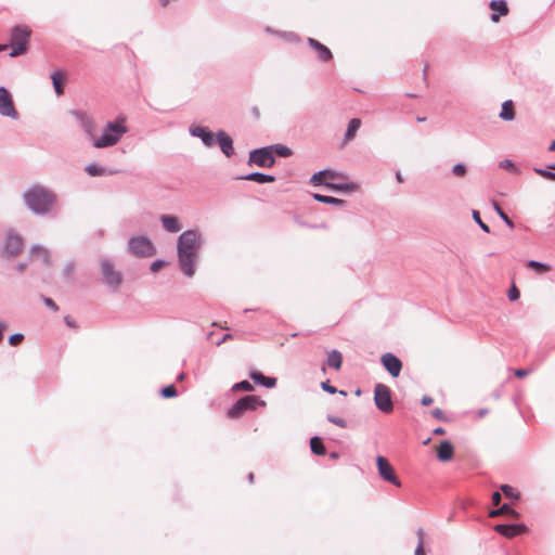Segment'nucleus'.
<instances>
[{"instance_id":"f257e3e1","label":"nucleus","mask_w":555,"mask_h":555,"mask_svg":"<svg viewBox=\"0 0 555 555\" xmlns=\"http://www.w3.org/2000/svg\"><path fill=\"white\" fill-rule=\"evenodd\" d=\"M203 243V234L197 229L185 230L177 238L178 266L186 278H193L196 272L198 251Z\"/></svg>"},{"instance_id":"f03ea898","label":"nucleus","mask_w":555,"mask_h":555,"mask_svg":"<svg viewBox=\"0 0 555 555\" xmlns=\"http://www.w3.org/2000/svg\"><path fill=\"white\" fill-rule=\"evenodd\" d=\"M24 201L35 215H46L54 205L55 195L43 186L35 185L24 193Z\"/></svg>"},{"instance_id":"7ed1b4c3","label":"nucleus","mask_w":555,"mask_h":555,"mask_svg":"<svg viewBox=\"0 0 555 555\" xmlns=\"http://www.w3.org/2000/svg\"><path fill=\"white\" fill-rule=\"evenodd\" d=\"M127 132L128 128L125 125L124 118L108 121L103 128L101 135L93 138L92 145L96 149L113 146L117 144Z\"/></svg>"},{"instance_id":"20e7f679","label":"nucleus","mask_w":555,"mask_h":555,"mask_svg":"<svg viewBox=\"0 0 555 555\" xmlns=\"http://www.w3.org/2000/svg\"><path fill=\"white\" fill-rule=\"evenodd\" d=\"M339 176H311L310 182L314 186L324 185L328 191L338 194H352L359 190V184L353 181L335 182Z\"/></svg>"},{"instance_id":"39448f33","label":"nucleus","mask_w":555,"mask_h":555,"mask_svg":"<svg viewBox=\"0 0 555 555\" xmlns=\"http://www.w3.org/2000/svg\"><path fill=\"white\" fill-rule=\"evenodd\" d=\"M128 253L137 258H150L156 255L157 248L146 235H135L128 240Z\"/></svg>"},{"instance_id":"423d86ee","label":"nucleus","mask_w":555,"mask_h":555,"mask_svg":"<svg viewBox=\"0 0 555 555\" xmlns=\"http://www.w3.org/2000/svg\"><path fill=\"white\" fill-rule=\"evenodd\" d=\"M99 262L104 285L109 291L117 292L122 284V273L115 269L109 258H101Z\"/></svg>"},{"instance_id":"0eeeda50","label":"nucleus","mask_w":555,"mask_h":555,"mask_svg":"<svg viewBox=\"0 0 555 555\" xmlns=\"http://www.w3.org/2000/svg\"><path fill=\"white\" fill-rule=\"evenodd\" d=\"M266 401L261 400L257 396L247 395L240 398L227 412L228 417L238 418L246 411H255L258 406H264Z\"/></svg>"},{"instance_id":"6e6552de","label":"nucleus","mask_w":555,"mask_h":555,"mask_svg":"<svg viewBox=\"0 0 555 555\" xmlns=\"http://www.w3.org/2000/svg\"><path fill=\"white\" fill-rule=\"evenodd\" d=\"M30 37V30L25 26H15L11 30V46L12 50L10 56L15 57L24 54L27 51V46Z\"/></svg>"},{"instance_id":"1a4fd4ad","label":"nucleus","mask_w":555,"mask_h":555,"mask_svg":"<svg viewBox=\"0 0 555 555\" xmlns=\"http://www.w3.org/2000/svg\"><path fill=\"white\" fill-rule=\"evenodd\" d=\"M374 402L383 413H390L393 410L390 388L385 384H376L374 388Z\"/></svg>"},{"instance_id":"9d476101","label":"nucleus","mask_w":555,"mask_h":555,"mask_svg":"<svg viewBox=\"0 0 555 555\" xmlns=\"http://www.w3.org/2000/svg\"><path fill=\"white\" fill-rule=\"evenodd\" d=\"M376 466L378 475L383 480L390 482L396 487H401V481L397 477L393 466L385 456H376Z\"/></svg>"},{"instance_id":"9b49d317","label":"nucleus","mask_w":555,"mask_h":555,"mask_svg":"<svg viewBox=\"0 0 555 555\" xmlns=\"http://www.w3.org/2000/svg\"><path fill=\"white\" fill-rule=\"evenodd\" d=\"M249 164L257 165L260 168H270L274 164L272 147L269 145L251 151L249 153Z\"/></svg>"},{"instance_id":"f8f14e48","label":"nucleus","mask_w":555,"mask_h":555,"mask_svg":"<svg viewBox=\"0 0 555 555\" xmlns=\"http://www.w3.org/2000/svg\"><path fill=\"white\" fill-rule=\"evenodd\" d=\"M23 246V238L15 232L9 231L3 245V254L8 257L16 256L22 251Z\"/></svg>"},{"instance_id":"ddd939ff","label":"nucleus","mask_w":555,"mask_h":555,"mask_svg":"<svg viewBox=\"0 0 555 555\" xmlns=\"http://www.w3.org/2000/svg\"><path fill=\"white\" fill-rule=\"evenodd\" d=\"M0 114L12 119L18 118V113L14 107L12 96L4 87H0Z\"/></svg>"},{"instance_id":"4468645a","label":"nucleus","mask_w":555,"mask_h":555,"mask_svg":"<svg viewBox=\"0 0 555 555\" xmlns=\"http://www.w3.org/2000/svg\"><path fill=\"white\" fill-rule=\"evenodd\" d=\"M493 529L496 533L507 539H513L528 531V527L525 524H499Z\"/></svg>"},{"instance_id":"2eb2a0df","label":"nucleus","mask_w":555,"mask_h":555,"mask_svg":"<svg viewBox=\"0 0 555 555\" xmlns=\"http://www.w3.org/2000/svg\"><path fill=\"white\" fill-rule=\"evenodd\" d=\"M380 363L392 377H398L402 371V361L391 352L384 353Z\"/></svg>"},{"instance_id":"dca6fc26","label":"nucleus","mask_w":555,"mask_h":555,"mask_svg":"<svg viewBox=\"0 0 555 555\" xmlns=\"http://www.w3.org/2000/svg\"><path fill=\"white\" fill-rule=\"evenodd\" d=\"M190 133L193 137L199 138L207 147H212L216 144V134L206 127L192 126L190 127Z\"/></svg>"},{"instance_id":"f3484780","label":"nucleus","mask_w":555,"mask_h":555,"mask_svg":"<svg viewBox=\"0 0 555 555\" xmlns=\"http://www.w3.org/2000/svg\"><path fill=\"white\" fill-rule=\"evenodd\" d=\"M216 142H218L222 153L230 157L234 154L233 140L224 131L219 130L216 134Z\"/></svg>"},{"instance_id":"a211bd4d","label":"nucleus","mask_w":555,"mask_h":555,"mask_svg":"<svg viewBox=\"0 0 555 555\" xmlns=\"http://www.w3.org/2000/svg\"><path fill=\"white\" fill-rule=\"evenodd\" d=\"M159 220L163 228L169 233H178L182 229L179 218L175 215H162Z\"/></svg>"},{"instance_id":"6ab92c4d","label":"nucleus","mask_w":555,"mask_h":555,"mask_svg":"<svg viewBox=\"0 0 555 555\" xmlns=\"http://www.w3.org/2000/svg\"><path fill=\"white\" fill-rule=\"evenodd\" d=\"M492 10L491 21L498 23L501 16L508 14V7L505 0H492L489 4Z\"/></svg>"},{"instance_id":"aec40b11","label":"nucleus","mask_w":555,"mask_h":555,"mask_svg":"<svg viewBox=\"0 0 555 555\" xmlns=\"http://www.w3.org/2000/svg\"><path fill=\"white\" fill-rule=\"evenodd\" d=\"M454 447L451 441L442 440L437 448V459L440 462H449L453 459Z\"/></svg>"},{"instance_id":"412c9836","label":"nucleus","mask_w":555,"mask_h":555,"mask_svg":"<svg viewBox=\"0 0 555 555\" xmlns=\"http://www.w3.org/2000/svg\"><path fill=\"white\" fill-rule=\"evenodd\" d=\"M249 377L254 380L255 384L261 385L269 389L275 387L276 385L275 377L264 376L260 371H250Z\"/></svg>"},{"instance_id":"4be33fe9","label":"nucleus","mask_w":555,"mask_h":555,"mask_svg":"<svg viewBox=\"0 0 555 555\" xmlns=\"http://www.w3.org/2000/svg\"><path fill=\"white\" fill-rule=\"evenodd\" d=\"M308 43L311 48L315 49L319 53V59L322 61V62H327L330 61L333 55H332V52L330 51V49L327 47H325L324 44H322L321 42H319L318 40L313 39V38H309L308 39Z\"/></svg>"},{"instance_id":"5701e85b","label":"nucleus","mask_w":555,"mask_h":555,"mask_svg":"<svg viewBox=\"0 0 555 555\" xmlns=\"http://www.w3.org/2000/svg\"><path fill=\"white\" fill-rule=\"evenodd\" d=\"M501 515H506L512 518H519L520 516V514L507 503L503 504L496 509H492L489 512L490 517H498Z\"/></svg>"},{"instance_id":"b1692460","label":"nucleus","mask_w":555,"mask_h":555,"mask_svg":"<svg viewBox=\"0 0 555 555\" xmlns=\"http://www.w3.org/2000/svg\"><path fill=\"white\" fill-rule=\"evenodd\" d=\"M341 363H343V356L338 350L333 349L330 352H327L326 364L330 367H333L334 370H339L341 367Z\"/></svg>"},{"instance_id":"393cba45","label":"nucleus","mask_w":555,"mask_h":555,"mask_svg":"<svg viewBox=\"0 0 555 555\" xmlns=\"http://www.w3.org/2000/svg\"><path fill=\"white\" fill-rule=\"evenodd\" d=\"M527 268L532 270L537 274H544L552 270V267L548 263L537 261V260H528L526 263Z\"/></svg>"},{"instance_id":"a878e982","label":"nucleus","mask_w":555,"mask_h":555,"mask_svg":"<svg viewBox=\"0 0 555 555\" xmlns=\"http://www.w3.org/2000/svg\"><path fill=\"white\" fill-rule=\"evenodd\" d=\"M52 83L54 87V91L57 95H62L64 93L63 82L64 76L61 70H55L51 74Z\"/></svg>"},{"instance_id":"bb28decb","label":"nucleus","mask_w":555,"mask_h":555,"mask_svg":"<svg viewBox=\"0 0 555 555\" xmlns=\"http://www.w3.org/2000/svg\"><path fill=\"white\" fill-rule=\"evenodd\" d=\"M310 449L311 452L315 455H325L326 453V448L322 439L318 436H314L310 439Z\"/></svg>"},{"instance_id":"cd10ccee","label":"nucleus","mask_w":555,"mask_h":555,"mask_svg":"<svg viewBox=\"0 0 555 555\" xmlns=\"http://www.w3.org/2000/svg\"><path fill=\"white\" fill-rule=\"evenodd\" d=\"M500 118L503 120H513L515 118L514 105L511 100L503 102Z\"/></svg>"},{"instance_id":"c85d7f7f","label":"nucleus","mask_w":555,"mask_h":555,"mask_svg":"<svg viewBox=\"0 0 555 555\" xmlns=\"http://www.w3.org/2000/svg\"><path fill=\"white\" fill-rule=\"evenodd\" d=\"M360 126H361V120L358 118H352L349 121L348 128H347V131H346L345 138H344L346 142H348L354 138Z\"/></svg>"},{"instance_id":"c756f323","label":"nucleus","mask_w":555,"mask_h":555,"mask_svg":"<svg viewBox=\"0 0 555 555\" xmlns=\"http://www.w3.org/2000/svg\"><path fill=\"white\" fill-rule=\"evenodd\" d=\"M312 196L315 201H318L320 203H324V204H331V205H337V206H341L345 204V201L333 197V196L322 195L319 193H313Z\"/></svg>"},{"instance_id":"7c9ffc66","label":"nucleus","mask_w":555,"mask_h":555,"mask_svg":"<svg viewBox=\"0 0 555 555\" xmlns=\"http://www.w3.org/2000/svg\"><path fill=\"white\" fill-rule=\"evenodd\" d=\"M31 256H40L44 264L50 263V253L41 245H34L31 247Z\"/></svg>"},{"instance_id":"2f4dec72","label":"nucleus","mask_w":555,"mask_h":555,"mask_svg":"<svg viewBox=\"0 0 555 555\" xmlns=\"http://www.w3.org/2000/svg\"><path fill=\"white\" fill-rule=\"evenodd\" d=\"M31 256H40L44 264L50 263V253L41 245H34L31 247Z\"/></svg>"},{"instance_id":"473e14b6","label":"nucleus","mask_w":555,"mask_h":555,"mask_svg":"<svg viewBox=\"0 0 555 555\" xmlns=\"http://www.w3.org/2000/svg\"><path fill=\"white\" fill-rule=\"evenodd\" d=\"M242 180L255 181L259 184L270 183L275 180V176H237Z\"/></svg>"},{"instance_id":"72a5a7b5","label":"nucleus","mask_w":555,"mask_h":555,"mask_svg":"<svg viewBox=\"0 0 555 555\" xmlns=\"http://www.w3.org/2000/svg\"><path fill=\"white\" fill-rule=\"evenodd\" d=\"M270 147H272L273 157H275V156L288 157L293 154L292 150L283 144H273V145H270Z\"/></svg>"},{"instance_id":"f704fd0d","label":"nucleus","mask_w":555,"mask_h":555,"mask_svg":"<svg viewBox=\"0 0 555 555\" xmlns=\"http://www.w3.org/2000/svg\"><path fill=\"white\" fill-rule=\"evenodd\" d=\"M501 491L503 492V494L508 498V499H512V500H515V501H518L520 500V492H518L517 490H515L512 486L509 485H502L501 486Z\"/></svg>"},{"instance_id":"c9c22d12","label":"nucleus","mask_w":555,"mask_h":555,"mask_svg":"<svg viewBox=\"0 0 555 555\" xmlns=\"http://www.w3.org/2000/svg\"><path fill=\"white\" fill-rule=\"evenodd\" d=\"M492 205H493L494 210L496 211L499 217L505 222V224L508 228L513 229L515 225L514 222L509 219V217L505 214V211L500 207V205L496 202H492Z\"/></svg>"},{"instance_id":"e433bc0d","label":"nucleus","mask_w":555,"mask_h":555,"mask_svg":"<svg viewBox=\"0 0 555 555\" xmlns=\"http://www.w3.org/2000/svg\"><path fill=\"white\" fill-rule=\"evenodd\" d=\"M416 534H417L418 541H417V545H416L414 555H426L425 550H424V531H423V529L420 528L417 530Z\"/></svg>"},{"instance_id":"4c0bfd02","label":"nucleus","mask_w":555,"mask_h":555,"mask_svg":"<svg viewBox=\"0 0 555 555\" xmlns=\"http://www.w3.org/2000/svg\"><path fill=\"white\" fill-rule=\"evenodd\" d=\"M254 386L246 379L235 383L232 386L233 391H251Z\"/></svg>"},{"instance_id":"58836bf2","label":"nucleus","mask_w":555,"mask_h":555,"mask_svg":"<svg viewBox=\"0 0 555 555\" xmlns=\"http://www.w3.org/2000/svg\"><path fill=\"white\" fill-rule=\"evenodd\" d=\"M321 388L323 391L328 392L331 395L339 392L343 396H347L345 390H338L336 387L332 386L328 380L321 383Z\"/></svg>"},{"instance_id":"ea45409f","label":"nucleus","mask_w":555,"mask_h":555,"mask_svg":"<svg viewBox=\"0 0 555 555\" xmlns=\"http://www.w3.org/2000/svg\"><path fill=\"white\" fill-rule=\"evenodd\" d=\"M160 395L164 397V398H175L178 396V391H177V388L173 386V385H168V386H165L160 389Z\"/></svg>"},{"instance_id":"a19ab883","label":"nucleus","mask_w":555,"mask_h":555,"mask_svg":"<svg viewBox=\"0 0 555 555\" xmlns=\"http://www.w3.org/2000/svg\"><path fill=\"white\" fill-rule=\"evenodd\" d=\"M472 216H473L474 221L479 225V228H480L483 232H486V233H489V232H490V228H489V225H488V224H486V223L481 220V218H480V214H479V211H478V210H475V209H474V210L472 211Z\"/></svg>"},{"instance_id":"79ce46f5","label":"nucleus","mask_w":555,"mask_h":555,"mask_svg":"<svg viewBox=\"0 0 555 555\" xmlns=\"http://www.w3.org/2000/svg\"><path fill=\"white\" fill-rule=\"evenodd\" d=\"M75 271V261H68L63 270H62V275L66 279V280H70L72 279V275Z\"/></svg>"},{"instance_id":"37998d69","label":"nucleus","mask_w":555,"mask_h":555,"mask_svg":"<svg viewBox=\"0 0 555 555\" xmlns=\"http://www.w3.org/2000/svg\"><path fill=\"white\" fill-rule=\"evenodd\" d=\"M327 421L340 428H346L347 427V422L341 418V417H338V416H335V415H332V414H328L327 415Z\"/></svg>"},{"instance_id":"c03bdc74","label":"nucleus","mask_w":555,"mask_h":555,"mask_svg":"<svg viewBox=\"0 0 555 555\" xmlns=\"http://www.w3.org/2000/svg\"><path fill=\"white\" fill-rule=\"evenodd\" d=\"M499 169H501V170H511V171L518 170L516 168V165L512 160H509V159L501 160L499 163Z\"/></svg>"},{"instance_id":"a18cd8bd","label":"nucleus","mask_w":555,"mask_h":555,"mask_svg":"<svg viewBox=\"0 0 555 555\" xmlns=\"http://www.w3.org/2000/svg\"><path fill=\"white\" fill-rule=\"evenodd\" d=\"M24 339V335L22 333H14L9 336L8 343L11 346H18Z\"/></svg>"},{"instance_id":"49530a36","label":"nucleus","mask_w":555,"mask_h":555,"mask_svg":"<svg viewBox=\"0 0 555 555\" xmlns=\"http://www.w3.org/2000/svg\"><path fill=\"white\" fill-rule=\"evenodd\" d=\"M166 264H167V262L165 260L156 259L151 263L150 270L155 273V272H158L160 269H163Z\"/></svg>"},{"instance_id":"de8ad7c7","label":"nucleus","mask_w":555,"mask_h":555,"mask_svg":"<svg viewBox=\"0 0 555 555\" xmlns=\"http://www.w3.org/2000/svg\"><path fill=\"white\" fill-rule=\"evenodd\" d=\"M507 296H508V299H509L511 301H515V300H517V299L519 298V296H520V292H519V289H518L515 285H513V286L508 289Z\"/></svg>"},{"instance_id":"09e8293b","label":"nucleus","mask_w":555,"mask_h":555,"mask_svg":"<svg viewBox=\"0 0 555 555\" xmlns=\"http://www.w3.org/2000/svg\"><path fill=\"white\" fill-rule=\"evenodd\" d=\"M431 415L439 420V421H442V422H447L448 418L447 416L444 415L443 411L439 408H436L435 410L431 411Z\"/></svg>"},{"instance_id":"8fccbe9b","label":"nucleus","mask_w":555,"mask_h":555,"mask_svg":"<svg viewBox=\"0 0 555 555\" xmlns=\"http://www.w3.org/2000/svg\"><path fill=\"white\" fill-rule=\"evenodd\" d=\"M42 301L48 308L52 309L53 311L59 310V306L50 297L42 296Z\"/></svg>"},{"instance_id":"3c124183","label":"nucleus","mask_w":555,"mask_h":555,"mask_svg":"<svg viewBox=\"0 0 555 555\" xmlns=\"http://www.w3.org/2000/svg\"><path fill=\"white\" fill-rule=\"evenodd\" d=\"M81 121H82V127H83L85 131L90 133L91 129L93 127L91 119H89L85 115H81Z\"/></svg>"},{"instance_id":"603ef678","label":"nucleus","mask_w":555,"mask_h":555,"mask_svg":"<svg viewBox=\"0 0 555 555\" xmlns=\"http://www.w3.org/2000/svg\"><path fill=\"white\" fill-rule=\"evenodd\" d=\"M86 172L87 173H102L100 167L92 163V164H89L87 167H86Z\"/></svg>"},{"instance_id":"864d4df0","label":"nucleus","mask_w":555,"mask_h":555,"mask_svg":"<svg viewBox=\"0 0 555 555\" xmlns=\"http://www.w3.org/2000/svg\"><path fill=\"white\" fill-rule=\"evenodd\" d=\"M466 167L462 163H457L453 166L452 173H465Z\"/></svg>"},{"instance_id":"5fc2aeb1","label":"nucleus","mask_w":555,"mask_h":555,"mask_svg":"<svg viewBox=\"0 0 555 555\" xmlns=\"http://www.w3.org/2000/svg\"><path fill=\"white\" fill-rule=\"evenodd\" d=\"M531 371L530 370H525V369H516L514 371V374L515 376H517L518 378H522V377H526L527 375H529Z\"/></svg>"},{"instance_id":"6e6d98bb","label":"nucleus","mask_w":555,"mask_h":555,"mask_svg":"<svg viewBox=\"0 0 555 555\" xmlns=\"http://www.w3.org/2000/svg\"><path fill=\"white\" fill-rule=\"evenodd\" d=\"M552 170H555V165H550V166H547L544 169L534 168V172L538 173V175H541V173H552Z\"/></svg>"},{"instance_id":"4d7b16f0","label":"nucleus","mask_w":555,"mask_h":555,"mask_svg":"<svg viewBox=\"0 0 555 555\" xmlns=\"http://www.w3.org/2000/svg\"><path fill=\"white\" fill-rule=\"evenodd\" d=\"M8 328V323L5 321L0 320V343L3 341L4 331Z\"/></svg>"},{"instance_id":"13d9d810","label":"nucleus","mask_w":555,"mask_h":555,"mask_svg":"<svg viewBox=\"0 0 555 555\" xmlns=\"http://www.w3.org/2000/svg\"><path fill=\"white\" fill-rule=\"evenodd\" d=\"M491 499H492V503H493L494 505H499V504H500V502H501V500H502V495H501V493H500L499 491H494V492L492 493Z\"/></svg>"},{"instance_id":"bf43d9fd","label":"nucleus","mask_w":555,"mask_h":555,"mask_svg":"<svg viewBox=\"0 0 555 555\" xmlns=\"http://www.w3.org/2000/svg\"><path fill=\"white\" fill-rule=\"evenodd\" d=\"M433 401H434L433 398L427 395L423 396V398L421 399L422 405H425V406L430 405L433 403Z\"/></svg>"},{"instance_id":"052dcab7","label":"nucleus","mask_w":555,"mask_h":555,"mask_svg":"<svg viewBox=\"0 0 555 555\" xmlns=\"http://www.w3.org/2000/svg\"><path fill=\"white\" fill-rule=\"evenodd\" d=\"M64 321H65L66 325L69 326V327H72V328H76L77 327L76 322L70 317L66 315L64 318Z\"/></svg>"},{"instance_id":"680f3d73","label":"nucleus","mask_w":555,"mask_h":555,"mask_svg":"<svg viewBox=\"0 0 555 555\" xmlns=\"http://www.w3.org/2000/svg\"><path fill=\"white\" fill-rule=\"evenodd\" d=\"M232 338V335L231 334H224L220 339H218L216 341V345L217 346H220L221 344H223L224 341L229 340Z\"/></svg>"},{"instance_id":"e2e57ef3","label":"nucleus","mask_w":555,"mask_h":555,"mask_svg":"<svg viewBox=\"0 0 555 555\" xmlns=\"http://www.w3.org/2000/svg\"><path fill=\"white\" fill-rule=\"evenodd\" d=\"M294 221L300 227H310L307 222L302 221L299 216H294Z\"/></svg>"},{"instance_id":"0e129e2a","label":"nucleus","mask_w":555,"mask_h":555,"mask_svg":"<svg viewBox=\"0 0 555 555\" xmlns=\"http://www.w3.org/2000/svg\"><path fill=\"white\" fill-rule=\"evenodd\" d=\"M434 435H444L446 430L442 427H437L433 431Z\"/></svg>"},{"instance_id":"69168bd1","label":"nucleus","mask_w":555,"mask_h":555,"mask_svg":"<svg viewBox=\"0 0 555 555\" xmlns=\"http://www.w3.org/2000/svg\"><path fill=\"white\" fill-rule=\"evenodd\" d=\"M26 266H27V264H26L25 262H21V263H18V264L16 266V270H17L18 272H23V271L26 269Z\"/></svg>"},{"instance_id":"338daca9","label":"nucleus","mask_w":555,"mask_h":555,"mask_svg":"<svg viewBox=\"0 0 555 555\" xmlns=\"http://www.w3.org/2000/svg\"><path fill=\"white\" fill-rule=\"evenodd\" d=\"M185 378V373H180L178 376H177V382H182L183 379Z\"/></svg>"},{"instance_id":"774afa93","label":"nucleus","mask_w":555,"mask_h":555,"mask_svg":"<svg viewBox=\"0 0 555 555\" xmlns=\"http://www.w3.org/2000/svg\"><path fill=\"white\" fill-rule=\"evenodd\" d=\"M488 413V410L487 409H481L478 411V415L481 417V416H485L486 414Z\"/></svg>"}]
</instances>
